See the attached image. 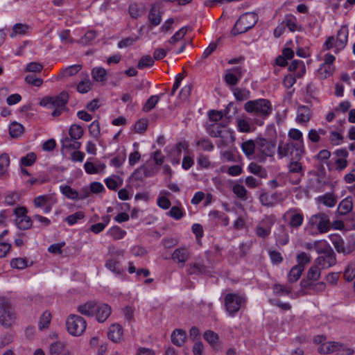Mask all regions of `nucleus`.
Segmentation results:
<instances>
[{
  "label": "nucleus",
  "mask_w": 355,
  "mask_h": 355,
  "mask_svg": "<svg viewBox=\"0 0 355 355\" xmlns=\"http://www.w3.org/2000/svg\"><path fill=\"white\" fill-rule=\"evenodd\" d=\"M244 109L254 116V123L259 126L264 124L272 110L270 101L266 98L249 101L245 103Z\"/></svg>",
  "instance_id": "f257e3e1"
},
{
  "label": "nucleus",
  "mask_w": 355,
  "mask_h": 355,
  "mask_svg": "<svg viewBox=\"0 0 355 355\" xmlns=\"http://www.w3.org/2000/svg\"><path fill=\"white\" fill-rule=\"evenodd\" d=\"M278 159L288 157L291 159H301L305 153V148H301L291 141H280L277 148Z\"/></svg>",
  "instance_id": "f03ea898"
},
{
  "label": "nucleus",
  "mask_w": 355,
  "mask_h": 355,
  "mask_svg": "<svg viewBox=\"0 0 355 355\" xmlns=\"http://www.w3.org/2000/svg\"><path fill=\"white\" fill-rule=\"evenodd\" d=\"M276 149V141L275 139H267L264 137L257 138V153L256 159L264 163L268 158H274Z\"/></svg>",
  "instance_id": "7ed1b4c3"
},
{
  "label": "nucleus",
  "mask_w": 355,
  "mask_h": 355,
  "mask_svg": "<svg viewBox=\"0 0 355 355\" xmlns=\"http://www.w3.org/2000/svg\"><path fill=\"white\" fill-rule=\"evenodd\" d=\"M258 19V15L254 12H245L243 14L237 19L232 29V35H237L247 32L255 26Z\"/></svg>",
  "instance_id": "20e7f679"
},
{
  "label": "nucleus",
  "mask_w": 355,
  "mask_h": 355,
  "mask_svg": "<svg viewBox=\"0 0 355 355\" xmlns=\"http://www.w3.org/2000/svg\"><path fill=\"white\" fill-rule=\"evenodd\" d=\"M16 314L13 311L8 300L0 297V323L6 327H10L15 322Z\"/></svg>",
  "instance_id": "39448f33"
},
{
  "label": "nucleus",
  "mask_w": 355,
  "mask_h": 355,
  "mask_svg": "<svg viewBox=\"0 0 355 355\" xmlns=\"http://www.w3.org/2000/svg\"><path fill=\"white\" fill-rule=\"evenodd\" d=\"M66 325L67 331L71 335L79 336L85 331L87 323L81 316L70 315L66 321Z\"/></svg>",
  "instance_id": "423d86ee"
},
{
  "label": "nucleus",
  "mask_w": 355,
  "mask_h": 355,
  "mask_svg": "<svg viewBox=\"0 0 355 355\" xmlns=\"http://www.w3.org/2000/svg\"><path fill=\"white\" fill-rule=\"evenodd\" d=\"M245 299L239 295L235 293H228L225 296V305L227 311L231 315H234L236 313H237L241 307L245 304Z\"/></svg>",
  "instance_id": "0eeeda50"
},
{
  "label": "nucleus",
  "mask_w": 355,
  "mask_h": 355,
  "mask_svg": "<svg viewBox=\"0 0 355 355\" xmlns=\"http://www.w3.org/2000/svg\"><path fill=\"white\" fill-rule=\"evenodd\" d=\"M283 218L288 222V225L291 228L295 230H297L304 222V215L297 208H292L286 211Z\"/></svg>",
  "instance_id": "6e6552de"
},
{
  "label": "nucleus",
  "mask_w": 355,
  "mask_h": 355,
  "mask_svg": "<svg viewBox=\"0 0 355 355\" xmlns=\"http://www.w3.org/2000/svg\"><path fill=\"white\" fill-rule=\"evenodd\" d=\"M16 215L15 223L17 227L22 230H26L32 227L33 221L31 217L27 216V209L24 207H20L14 209Z\"/></svg>",
  "instance_id": "1a4fd4ad"
},
{
  "label": "nucleus",
  "mask_w": 355,
  "mask_h": 355,
  "mask_svg": "<svg viewBox=\"0 0 355 355\" xmlns=\"http://www.w3.org/2000/svg\"><path fill=\"white\" fill-rule=\"evenodd\" d=\"M111 257L106 261L105 266L106 268L115 273L117 275H121L123 273V269L121 268V261L116 256H123V250H116L112 251Z\"/></svg>",
  "instance_id": "9d476101"
},
{
  "label": "nucleus",
  "mask_w": 355,
  "mask_h": 355,
  "mask_svg": "<svg viewBox=\"0 0 355 355\" xmlns=\"http://www.w3.org/2000/svg\"><path fill=\"white\" fill-rule=\"evenodd\" d=\"M310 223L312 225H315L320 233H325L330 228L329 218L324 213H318L312 216L310 218Z\"/></svg>",
  "instance_id": "9b49d317"
},
{
  "label": "nucleus",
  "mask_w": 355,
  "mask_h": 355,
  "mask_svg": "<svg viewBox=\"0 0 355 355\" xmlns=\"http://www.w3.org/2000/svg\"><path fill=\"white\" fill-rule=\"evenodd\" d=\"M57 202L55 198L51 195H42L36 197L33 203L37 208H43L45 214L51 212L53 206Z\"/></svg>",
  "instance_id": "f8f14e48"
},
{
  "label": "nucleus",
  "mask_w": 355,
  "mask_h": 355,
  "mask_svg": "<svg viewBox=\"0 0 355 355\" xmlns=\"http://www.w3.org/2000/svg\"><path fill=\"white\" fill-rule=\"evenodd\" d=\"M273 224V220L270 217L266 216L255 227L256 235L263 239H266L271 233Z\"/></svg>",
  "instance_id": "ddd939ff"
},
{
  "label": "nucleus",
  "mask_w": 355,
  "mask_h": 355,
  "mask_svg": "<svg viewBox=\"0 0 355 355\" xmlns=\"http://www.w3.org/2000/svg\"><path fill=\"white\" fill-rule=\"evenodd\" d=\"M191 257V252L186 247H180L175 249L172 255V259L178 264L180 268H183L186 262Z\"/></svg>",
  "instance_id": "4468645a"
},
{
  "label": "nucleus",
  "mask_w": 355,
  "mask_h": 355,
  "mask_svg": "<svg viewBox=\"0 0 355 355\" xmlns=\"http://www.w3.org/2000/svg\"><path fill=\"white\" fill-rule=\"evenodd\" d=\"M336 256L334 252L328 254H323V255L317 257L314 262L316 266L320 267L321 269H327L336 263Z\"/></svg>",
  "instance_id": "2eb2a0df"
},
{
  "label": "nucleus",
  "mask_w": 355,
  "mask_h": 355,
  "mask_svg": "<svg viewBox=\"0 0 355 355\" xmlns=\"http://www.w3.org/2000/svg\"><path fill=\"white\" fill-rule=\"evenodd\" d=\"M187 273L189 275H200L207 274L209 270L202 259L190 262L187 266Z\"/></svg>",
  "instance_id": "dca6fc26"
},
{
  "label": "nucleus",
  "mask_w": 355,
  "mask_h": 355,
  "mask_svg": "<svg viewBox=\"0 0 355 355\" xmlns=\"http://www.w3.org/2000/svg\"><path fill=\"white\" fill-rule=\"evenodd\" d=\"M329 239L332 244L334 245L336 250L338 253H342L343 254H349L353 251V248L348 246L346 247L345 245V241L343 238L338 234H334L329 235Z\"/></svg>",
  "instance_id": "f3484780"
},
{
  "label": "nucleus",
  "mask_w": 355,
  "mask_h": 355,
  "mask_svg": "<svg viewBox=\"0 0 355 355\" xmlns=\"http://www.w3.org/2000/svg\"><path fill=\"white\" fill-rule=\"evenodd\" d=\"M68 93L66 92H62L59 95L56 96L48 97L43 99V101L45 102L44 105L46 103H50L55 107L64 108L66 104L68 102Z\"/></svg>",
  "instance_id": "a211bd4d"
},
{
  "label": "nucleus",
  "mask_w": 355,
  "mask_h": 355,
  "mask_svg": "<svg viewBox=\"0 0 355 355\" xmlns=\"http://www.w3.org/2000/svg\"><path fill=\"white\" fill-rule=\"evenodd\" d=\"M344 349V345L338 342H326L321 344L318 347V352L327 354Z\"/></svg>",
  "instance_id": "6ab92c4d"
},
{
  "label": "nucleus",
  "mask_w": 355,
  "mask_h": 355,
  "mask_svg": "<svg viewBox=\"0 0 355 355\" xmlns=\"http://www.w3.org/2000/svg\"><path fill=\"white\" fill-rule=\"evenodd\" d=\"M241 150L248 159H256L257 138L254 140L249 139L241 144Z\"/></svg>",
  "instance_id": "aec40b11"
},
{
  "label": "nucleus",
  "mask_w": 355,
  "mask_h": 355,
  "mask_svg": "<svg viewBox=\"0 0 355 355\" xmlns=\"http://www.w3.org/2000/svg\"><path fill=\"white\" fill-rule=\"evenodd\" d=\"M111 312V307L108 304H97L94 314L99 322H103L110 315Z\"/></svg>",
  "instance_id": "412c9836"
},
{
  "label": "nucleus",
  "mask_w": 355,
  "mask_h": 355,
  "mask_svg": "<svg viewBox=\"0 0 355 355\" xmlns=\"http://www.w3.org/2000/svg\"><path fill=\"white\" fill-rule=\"evenodd\" d=\"M311 117V111L306 105H301L297 108L296 121L299 123L309 122Z\"/></svg>",
  "instance_id": "4be33fe9"
},
{
  "label": "nucleus",
  "mask_w": 355,
  "mask_h": 355,
  "mask_svg": "<svg viewBox=\"0 0 355 355\" xmlns=\"http://www.w3.org/2000/svg\"><path fill=\"white\" fill-rule=\"evenodd\" d=\"M288 139L287 141H291L295 144H297L301 148L304 147V139L302 132L296 128H291L288 132Z\"/></svg>",
  "instance_id": "5701e85b"
},
{
  "label": "nucleus",
  "mask_w": 355,
  "mask_h": 355,
  "mask_svg": "<svg viewBox=\"0 0 355 355\" xmlns=\"http://www.w3.org/2000/svg\"><path fill=\"white\" fill-rule=\"evenodd\" d=\"M288 70L294 73V75L300 78L305 73L306 69L303 61L302 60H293L288 66Z\"/></svg>",
  "instance_id": "b1692460"
},
{
  "label": "nucleus",
  "mask_w": 355,
  "mask_h": 355,
  "mask_svg": "<svg viewBox=\"0 0 355 355\" xmlns=\"http://www.w3.org/2000/svg\"><path fill=\"white\" fill-rule=\"evenodd\" d=\"M123 329L119 324H112L108 330L107 336L114 342H119L121 340L123 336Z\"/></svg>",
  "instance_id": "393cba45"
},
{
  "label": "nucleus",
  "mask_w": 355,
  "mask_h": 355,
  "mask_svg": "<svg viewBox=\"0 0 355 355\" xmlns=\"http://www.w3.org/2000/svg\"><path fill=\"white\" fill-rule=\"evenodd\" d=\"M221 138V139L218 143V146L219 148H223L228 145L230 143H232L235 140V137L234 135V132L230 130H227L224 128L222 132L221 135L219 137Z\"/></svg>",
  "instance_id": "a878e982"
},
{
  "label": "nucleus",
  "mask_w": 355,
  "mask_h": 355,
  "mask_svg": "<svg viewBox=\"0 0 355 355\" xmlns=\"http://www.w3.org/2000/svg\"><path fill=\"white\" fill-rule=\"evenodd\" d=\"M224 128L225 125L218 123H211L205 125L207 133L211 137H220Z\"/></svg>",
  "instance_id": "bb28decb"
},
{
  "label": "nucleus",
  "mask_w": 355,
  "mask_h": 355,
  "mask_svg": "<svg viewBox=\"0 0 355 355\" xmlns=\"http://www.w3.org/2000/svg\"><path fill=\"white\" fill-rule=\"evenodd\" d=\"M162 19L161 12L159 8L155 5H153L148 13V20L150 24L153 26H158Z\"/></svg>",
  "instance_id": "cd10ccee"
},
{
  "label": "nucleus",
  "mask_w": 355,
  "mask_h": 355,
  "mask_svg": "<svg viewBox=\"0 0 355 355\" xmlns=\"http://www.w3.org/2000/svg\"><path fill=\"white\" fill-rule=\"evenodd\" d=\"M348 37V29L346 27H342L337 33L336 37V47L339 49H343L347 44Z\"/></svg>",
  "instance_id": "c85d7f7f"
},
{
  "label": "nucleus",
  "mask_w": 355,
  "mask_h": 355,
  "mask_svg": "<svg viewBox=\"0 0 355 355\" xmlns=\"http://www.w3.org/2000/svg\"><path fill=\"white\" fill-rule=\"evenodd\" d=\"M186 338V332L180 329L174 330L171 334L172 343L178 347H181L184 344Z\"/></svg>",
  "instance_id": "c756f323"
},
{
  "label": "nucleus",
  "mask_w": 355,
  "mask_h": 355,
  "mask_svg": "<svg viewBox=\"0 0 355 355\" xmlns=\"http://www.w3.org/2000/svg\"><path fill=\"white\" fill-rule=\"evenodd\" d=\"M353 208V202L352 199L350 197H347L338 205V211L340 215H346L349 213Z\"/></svg>",
  "instance_id": "7c9ffc66"
},
{
  "label": "nucleus",
  "mask_w": 355,
  "mask_h": 355,
  "mask_svg": "<svg viewBox=\"0 0 355 355\" xmlns=\"http://www.w3.org/2000/svg\"><path fill=\"white\" fill-rule=\"evenodd\" d=\"M313 249H315L317 253L322 254L334 252L330 245L324 240L315 241Z\"/></svg>",
  "instance_id": "2f4dec72"
},
{
  "label": "nucleus",
  "mask_w": 355,
  "mask_h": 355,
  "mask_svg": "<svg viewBox=\"0 0 355 355\" xmlns=\"http://www.w3.org/2000/svg\"><path fill=\"white\" fill-rule=\"evenodd\" d=\"M62 148L78 150L81 147V143L71 137H65L61 139Z\"/></svg>",
  "instance_id": "473e14b6"
},
{
  "label": "nucleus",
  "mask_w": 355,
  "mask_h": 355,
  "mask_svg": "<svg viewBox=\"0 0 355 355\" xmlns=\"http://www.w3.org/2000/svg\"><path fill=\"white\" fill-rule=\"evenodd\" d=\"M97 304L93 302H88L78 307V311L83 315L92 316L96 308Z\"/></svg>",
  "instance_id": "72a5a7b5"
},
{
  "label": "nucleus",
  "mask_w": 355,
  "mask_h": 355,
  "mask_svg": "<svg viewBox=\"0 0 355 355\" xmlns=\"http://www.w3.org/2000/svg\"><path fill=\"white\" fill-rule=\"evenodd\" d=\"M304 268L300 266H294L288 274V281L290 284L296 282L301 277Z\"/></svg>",
  "instance_id": "f704fd0d"
},
{
  "label": "nucleus",
  "mask_w": 355,
  "mask_h": 355,
  "mask_svg": "<svg viewBox=\"0 0 355 355\" xmlns=\"http://www.w3.org/2000/svg\"><path fill=\"white\" fill-rule=\"evenodd\" d=\"M272 291L277 296L288 295L292 292L293 287L291 285L285 286L280 284H275L272 286Z\"/></svg>",
  "instance_id": "c9c22d12"
},
{
  "label": "nucleus",
  "mask_w": 355,
  "mask_h": 355,
  "mask_svg": "<svg viewBox=\"0 0 355 355\" xmlns=\"http://www.w3.org/2000/svg\"><path fill=\"white\" fill-rule=\"evenodd\" d=\"M285 26L287 27L291 32L296 31H301L302 28L297 24V19L293 15H287L285 19L283 21Z\"/></svg>",
  "instance_id": "e433bc0d"
},
{
  "label": "nucleus",
  "mask_w": 355,
  "mask_h": 355,
  "mask_svg": "<svg viewBox=\"0 0 355 355\" xmlns=\"http://www.w3.org/2000/svg\"><path fill=\"white\" fill-rule=\"evenodd\" d=\"M92 78L97 81L104 83L107 80V71L103 67H94L92 70Z\"/></svg>",
  "instance_id": "4c0bfd02"
},
{
  "label": "nucleus",
  "mask_w": 355,
  "mask_h": 355,
  "mask_svg": "<svg viewBox=\"0 0 355 355\" xmlns=\"http://www.w3.org/2000/svg\"><path fill=\"white\" fill-rule=\"evenodd\" d=\"M9 166V155L7 153H2L0 155V178L7 175Z\"/></svg>",
  "instance_id": "58836bf2"
},
{
  "label": "nucleus",
  "mask_w": 355,
  "mask_h": 355,
  "mask_svg": "<svg viewBox=\"0 0 355 355\" xmlns=\"http://www.w3.org/2000/svg\"><path fill=\"white\" fill-rule=\"evenodd\" d=\"M107 234L114 240H119L122 239L126 235V232L120 227L115 225L109 229L107 232Z\"/></svg>",
  "instance_id": "ea45409f"
},
{
  "label": "nucleus",
  "mask_w": 355,
  "mask_h": 355,
  "mask_svg": "<svg viewBox=\"0 0 355 355\" xmlns=\"http://www.w3.org/2000/svg\"><path fill=\"white\" fill-rule=\"evenodd\" d=\"M196 146L205 151H212L214 146L211 141L207 137L200 138L196 141Z\"/></svg>",
  "instance_id": "a19ab883"
},
{
  "label": "nucleus",
  "mask_w": 355,
  "mask_h": 355,
  "mask_svg": "<svg viewBox=\"0 0 355 355\" xmlns=\"http://www.w3.org/2000/svg\"><path fill=\"white\" fill-rule=\"evenodd\" d=\"M318 200L319 202L322 203L329 207H334L337 202V200L334 195L329 193L318 197Z\"/></svg>",
  "instance_id": "79ce46f5"
},
{
  "label": "nucleus",
  "mask_w": 355,
  "mask_h": 355,
  "mask_svg": "<svg viewBox=\"0 0 355 355\" xmlns=\"http://www.w3.org/2000/svg\"><path fill=\"white\" fill-rule=\"evenodd\" d=\"M28 25L25 24L18 23L14 25L12 31L10 33V36L13 38L17 35H26L29 30Z\"/></svg>",
  "instance_id": "37998d69"
},
{
  "label": "nucleus",
  "mask_w": 355,
  "mask_h": 355,
  "mask_svg": "<svg viewBox=\"0 0 355 355\" xmlns=\"http://www.w3.org/2000/svg\"><path fill=\"white\" fill-rule=\"evenodd\" d=\"M83 134L84 130L80 125L73 124L70 126L69 135L72 139L78 140L83 137Z\"/></svg>",
  "instance_id": "c03bdc74"
},
{
  "label": "nucleus",
  "mask_w": 355,
  "mask_h": 355,
  "mask_svg": "<svg viewBox=\"0 0 355 355\" xmlns=\"http://www.w3.org/2000/svg\"><path fill=\"white\" fill-rule=\"evenodd\" d=\"M248 168L250 173L260 178H265L266 176V171L265 168L255 162H251L248 165Z\"/></svg>",
  "instance_id": "a18cd8bd"
},
{
  "label": "nucleus",
  "mask_w": 355,
  "mask_h": 355,
  "mask_svg": "<svg viewBox=\"0 0 355 355\" xmlns=\"http://www.w3.org/2000/svg\"><path fill=\"white\" fill-rule=\"evenodd\" d=\"M61 193L65 196L67 198L71 200H77L79 198V193L77 191L73 189L70 186L64 185L60 187Z\"/></svg>",
  "instance_id": "49530a36"
},
{
  "label": "nucleus",
  "mask_w": 355,
  "mask_h": 355,
  "mask_svg": "<svg viewBox=\"0 0 355 355\" xmlns=\"http://www.w3.org/2000/svg\"><path fill=\"white\" fill-rule=\"evenodd\" d=\"M51 320V313L47 311H44L40 318L38 323V327L40 330L47 329Z\"/></svg>",
  "instance_id": "de8ad7c7"
},
{
  "label": "nucleus",
  "mask_w": 355,
  "mask_h": 355,
  "mask_svg": "<svg viewBox=\"0 0 355 355\" xmlns=\"http://www.w3.org/2000/svg\"><path fill=\"white\" fill-rule=\"evenodd\" d=\"M233 193L240 199L245 200L248 198V191L244 186L236 184L232 187Z\"/></svg>",
  "instance_id": "09e8293b"
},
{
  "label": "nucleus",
  "mask_w": 355,
  "mask_h": 355,
  "mask_svg": "<svg viewBox=\"0 0 355 355\" xmlns=\"http://www.w3.org/2000/svg\"><path fill=\"white\" fill-rule=\"evenodd\" d=\"M320 267L314 264L309 268L307 272V278L309 280L317 281L321 275Z\"/></svg>",
  "instance_id": "8fccbe9b"
},
{
  "label": "nucleus",
  "mask_w": 355,
  "mask_h": 355,
  "mask_svg": "<svg viewBox=\"0 0 355 355\" xmlns=\"http://www.w3.org/2000/svg\"><path fill=\"white\" fill-rule=\"evenodd\" d=\"M168 215L175 220H180L185 215V212L180 206H173L168 212Z\"/></svg>",
  "instance_id": "3c124183"
},
{
  "label": "nucleus",
  "mask_w": 355,
  "mask_h": 355,
  "mask_svg": "<svg viewBox=\"0 0 355 355\" xmlns=\"http://www.w3.org/2000/svg\"><path fill=\"white\" fill-rule=\"evenodd\" d=\"M24 131V126L17 122H13L9 127V133L12 137H19Z\"/></svg>",
  "instance_id": "603ef678"
},
{
  "label": "nucleus",
  "mask_w": 355,
  "mask_h": 355,
  "mask_svg": "<svg viewBox=\"0 0 355 355\" xmlns=\"http://www.w3.org/2000/svg\"><path fill=\"white\" fill-rule=\"evenodd\" d=\"M204 339L207 341L212 346L216 345L219 340V336L217 334L211 330H207L204 333Z\"/></svg>",
  "instance_id": "864d4df0"
},
{
  "label": "nucleus",
  "mask_w": 355,
  "mask_h": 355,
  "mask_svg": "<svg viewBox=\"0 0 355 355\" xmlns=\"http://www.w3.org/2000/svg\"><path fill=\"white\" fill-rule=\"evenodd\" d=\"M154 64V59L150 55H144L141 58L138 64L137 68L143 69L144 68L150 67Z\"/></svg>",
  "instance_id": "5fc2aeb1"
},
{
  "label": "nucleus",
  "mask_w": 355,
  "mask_h": 355,
  "mask_svg": "<svg viewBox=\"0 0 355 355\" xmlns=\"http://www.w3.org/2000/svg\"><path fill=\"white\" fill-rule=\"evenodd\" d=\"M129 13L132 18L137 19L144 15V10L143 7L137 3H133L129 6Z\"/></svg>",
  "instance_id": "6e6d98bb"
},
{
  "label": "nucleus",
  "mask_w": 355,
  "mask_h": 355,
  "mask_svg": "<svg viewBox=\"0 0 355 355\" xmlns=\"http://www.w3.org/2000/svg\"><path fill=\"white\" fill-rule=\"evenodd\" d=\"M159 101V97L157 95L151 96L146 102L143 107V110L146 112L150 111L153 109Z\"/></svg>",
  "instance_id": "4d7b16f0"
},
{
  "label": "nucleus",
  "mask_w": 355,
  "mask_h": 355,
  "mask_svg": "<svg viewBox=\"0 0 355 355\" xmlns=\"http://www.w3.org/2000/svg\"><path fill=\"white\" fill-rule=\"evenodd\" d=\"M318 71L322 78H326L333 73L334 67L331 64H322Z\"/></svg>",
  "instance_id": "13d9d810"
},
{
  "label": "nucleus",
  "mask_w": 355,
  "mask_h": 355,
  "mask_svg": "<svg viewBox=\"0 0 355 355\" xmlns=\"http://www.w3.org/2000/svg\"><path fill=\"white\" fill-rule=\"evenodd\" d=\"M187 26L182 27L170 38L168 42L171 44H175L184 37L187 32Z\"/></svg>",
  "instance_id": "bf43d9fd"
},
{
  "label": "nucleus",
  "mask_w": 355,
  "mask_h": 355,
  "mask_svg": "<svg viewBox=\"0 0 355 355\" xmlns=\"http://www.w3.org/2000/svg\"><path fill=\"white\" fill-rule=\"evenodd\" d=\"M240 77H238L236 73L232 71H227L225 75L224 80L227 85L234 86L238 84Z\"/></svg>",
  "instance_id": "052dcab7"
},
{
  "label": "nucleus",
  "mask_w": 355,
  "mask_h": 355,
  "mask_svg": "<svg viewBox=\"0 0 355 355\" xmlns=\"http://www.w3.org/2000/svg\"><path fill=\"white\" fill-rule=\"evenodd\" d=\"M91 88L92 83L88 76H87L84 80L80 81L77 86L78 92L82 94L88 92L91 89Z\"/></svg>",
  "instance_id": "680f3d73"
},
{
  "label": "nucleus",
  "mask_w": 355,
  "mask_h": 355,
  "mask_svg": "<svg viewBox=\"0 0 355 355\" xmlns=\"http://www.w3.org/2000/svg\"><path fill=\"white\" fill-rule=\"evenodd\" d=\"M97 36V33L94 31H89L85 33L83 37H82L80 40L79 43L87 45L89 44L94 40L96 39Z\"/></svg>",
  "instance_id": "e2e57ef3"
},
{
  "label": "nucleus",
  "mask_w": 355,
  "mask_h": 355,
  "mask_svg": "<svg viewBox=\"0 0 355 355\" xmlns=\"http://www.w3.org/2000/svg\"><path fill=\"white\" fill-rule=\"evenodd\" d=\"M279 196L277 193H275L271 196H269L266 193L261 194L260 196V200L263 205L270 207L273 205V200H275L277 197Z\"/></svg>",
  "instance_id": "0e129e2a"
},
{
  "label": "nucleus",
  "mask_w": 355,
  "mask_h": 355,
  "mask_svg": "<svg viewBox=\"0 0 355 355\" xmlns=\"http://www.w3.org/2000/svg\"><path fill=\"white\" fill-rule=\"evenodd\" d=\"M105 183L108 189L116 190L122 184V180L119 178H107L105 180Z\"/></svg>",
  "instance_id": "69168bd1"
},
{
  "label": "nucleus",
  "mask_w": 355,
  "mask_h": 355,
  "mask_svg": "<svg viewBox=\"0 0 355 355\" xmlns=\"http://www.w3.org/2000/svg\"><path fill=\"white\" fill-rule=\"evenodd\" d=\"M297 264L296 266H302L304 268L305 265L310 263L311 257L309 254L304 252H302L297 254L296 257Z\"/></svg>",
  "instance_id": "338daca9"
},
{
  "label": "nucleus",
  "mask_w": 355,
  "mask_h": 355,
  "mask_svg": "<svg viewBox=\"0 0 355 355\" xmlns=\"http://www.w3.org/2000/svg\"><path fill=\"white\" fill-rule=\"evenodd\" d=\"M89 132L92 137L98 139L101 135L100 124L98 121H94L89 125Z\"/></svg>",
  "instance_id": "774afa93"
}]
</instances>
